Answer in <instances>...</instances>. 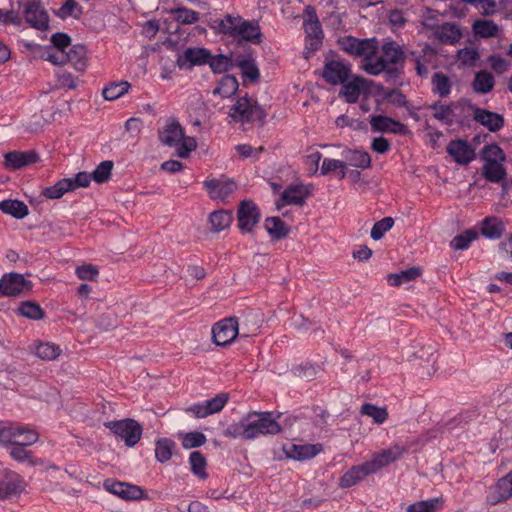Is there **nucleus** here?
<instances>
[{"label":"nucleus","mask_w":512,"mask_h":512,"mask_svg":"<svg viewBox=\"0 0 512 512\" xmlns=\"http://www.w3.org/2000/svg\"><path fill=\"white\" fill-rule=\"evenodd\" d=\"M342 50L351 56L360 58L361 68L370 75H380L383 71L393 73L398 63H403L405 53L402 45L397 42H386L380 47L377 38H355L344 36L339 40Z\"/></svg>","instance_id":"nucleus-1"},{"label":"nucleus","mask_w":512,"mask_h":512,"mask_svg":"<svg viewBox=\"0 0 512 512\" xmlns=\"http://www.w3.org/2000/svg\"><path fill=\"white\" fill-rule=\"evenodd\" d=\"M281 414L276 412H248L239 421H233L226 429L224 436L228 438L254 439L267 434H279L282 425L279 422Z\"/></svg>","instance_id":"nucleus-2"},{"label":"nucleus","mask_w":512,"mask_h":512,"mask_svg":"<svg viewBox=\"0 0 512 512\" xmlns=\"http://www.w3.org/2000/svg\"><path fill=\"white\" fill-rule=\"evenodd\" d=\"M159 137L162 143L174 147L179 157H189L191 151L197 146V140L194 136H186L185 131L179 121H167L159 131Z\"/></svg>","instance_id":"nucleus-3"},{"label":"nucleus","mask_w":512,"mask_h":512,"mask_svg":"<svg viewBox=\"0 0 512 512\" xmlns=\"http://www.w3.org/2000/svg\"><path fill=\"white\" fill-rule=\"evenodd\" d=\"M303 28L306 33L304 55L309 58L312 52L320 48L324 38L322 24L314 7H306L303 16Z\"/></svg>","instance_id":"nucleus-4"},{"label":"nucleus","mask_w":512,"mask_h":512,"mask_svg":"<svg viewBox=\"0 0 512 512\" xmlns=\"http://www.w3.org/2000/svg\"><path fill=\"white\" fill-rule=\"evenodd\" d=\"M39 433L29 425H21V423H8V425H0V443L9 445V443H21L23 447L32 445L38 441Z\"/></svg>","instance_id":"nucleus-5"},{"label":"nucleus","mask_w":512,"mask_h":512,"mask_svg":"<svg viewBox=\"0 0 512 512\" xmlns=\"http://www.w3.org/2000/svg\"><path fill=\"white\" fill-rule=\"evenodd\" d=\"M266 112L256 100L249 97H240L236 103L231 106L229 116L236 122H254V120H262L266 117Z\"/></svg>","instance_id":"nucleus-6"},{"label":"nucleus","mask_w":512,"mask_h":512,"mask_svg":"<svg viewBox=\"0 0 512 512\" xmlns=\"http://www.w3.org/2000/svg\"><path fill=\"white\" fill-rule=\"evenodd\" d=\"M104 425L111 430V432L124 440L126 445L132 447L140 441L143 435V428L141 423L132 418H125L124 420L105 421Z\"/></svg>","instance_id":"nucleus-7"},{"label":"nucleus","mask_w":512,"mask_h":512,"mask_svg":"<svg viewBox=\"0 0 512 512\" xmlns=\"http://www.w3.org/2000/svg\"><path fill=\"white\" fill-rule=\"evenodd\" d=\"M468 100H457L449 104L435 102L432 104L433 117L444 122V124H453V122H464L467 117Z\"/></svg>","instance_id":"nucleus-8"},{"label":"nucleus","mask_w":512,"mask_h":512,"mask_svg":"<svg viewBox=\"0 0 512 512\" xmlns=\"http://www.w3.org/2000/svg\"><path fill=\"white\" fill-rule=\"evenodd\" d=\"M240 332L237 317H225L212 326V340L216 345H230Z\"/></svg>","instance_id":"nucleus-9"},{"label":"nucleus","mask_w":512,"mask_h":512,"mask_svg":"<svg viewBox=\"0 0 512 512\" xmlns=\"http://www.w3.org/2000/svg\"><path fill=\"white\" fill-rule=\"evenodd\" d=\"M230 400L229 393H218L212 399L202 400V402H194L186 408L188 413L194 415V417H209L213 413H219L223 407L227 405V401Z\"/></svg>","instance_id":"nucleus-10"},{"label":"nucleus","mask_w":512,"mask_h":512,"mask_svg":"<svg viewBox=\"0 0 512 512\" xmlns=\"http://www.w3.org/2000/svg\"><path fill=\"white\" fill-rule=\"evenodd\" d=\"M203 187L213 200H228L237 191V182L231 178H206Z\"/></svg>","instance_id":"nucleus-11"},{"label":"nucleus","mask_w":512,"mask_h":512,"mask_svg":"<svg viewBox=\"0 0 512 512\" xmlns=\"http://www.w3.org/2000/svg\"><path fill=\"white\" fill-rule=\"evenodd\" d=\"M351 74V64L340 59H326L322 77L330 84H341L349 79Z\"/></svg>","instance_id":"nucleus-12"},{"label":"nucleus","mask_w":512,"mask_h":512,"mask_svg":"<svg viewBox=\"0 0 512 512\" xmlns=\"http://www.w3.org/2000/svg\"><path fill=\"white\" fill-rule=\"evenodd\" d=\"M426 27L432 29L434 37L440 43L455 44L463 37L462 29L456 22H443L442 24H432L430 19L424 21Z\"/></svg>","instance_id":"nucleus-13"},{"label":"nucleus","mask_w":512,"mask_h":512,"mask_svg":"<svg viewBox=\"0 0 512 512\" xmlns=\"http://www.w3.org/2000/svg\"><path fill=\"white\" fill-rule=\"evenodd\" d=\"M406 451V446H402V444H392L389 448H384V450L376 452L370 459V474H375V472H379L384 466H388V464L394 462V460L401 459Z\"/></svg>","instance_id":"nucleus-14"},{"label":"nucleus","mask_w":512,"mask_h":512,"mask_svg":"<svg viewBox=\"0 0 512 512\" xmlns=\"http://www.w3.org/2000/svg\"><path fill=\"white\" fill-rule=\"evenodd\" d=\"M261 218L259 207L253 201H242L238 208V227L242 233H251Z\"/></svg>","instance_id":"nucleus-15"},{"label":"nucleus","mask_w":512,"mask_h":512,"mask_svg":"<svg viewBox=\"0 0 512 512\" xmlns=\"http://www.w3.org/2000/svg\"><path fill=\"white\" fill-rule=\"evenodd\" d=\"M512 497V471H510L507 475L501 476L489 486L486 495V501L488 504H500V502H505L508 498Z\"/></svg>","instance_id":"nucleus-16"},{"label":"nucleus","mask_w":512,"mask_h":512,"mask_svg":"<svg viewBox=\"0 0 512 512\" xmlns=\"http://www.w3.org/2000/svg\"><path fill=\"white\" fill-rule=\"evenodd\" d=\"M23 14L26 22L33 25V27L38 29L49 27V16L40 0H27L23 6Z\"/></svg>","instance_id":"nucleus-17"},{"label":"nucleus","mask_w":512,"mask_h":512,"mask_svg":"<svg viewBox=\"0 0 512 512\" xmlns=\"http://www.w3.org/2000/svg\"><path fill=\"white\" fill-rule=\"evenodd\" d=\"M468 105L467 117L472 113L473 119L486 126L491 132H497V130L504 126V118L501 114L490 112V110H485V108H478V106H474L471 102H468Z\"/></svg>","instance_id":"nucleus-18"},{"label":"nucleus","mask_w":512,"mask_h":512,"mask_svg":"<svg viewBox=\"0 0 512 512\" xmlns=\"http://www.w3.org/2000/svg\"><path fill=\"white\" fill-rule=\"evenodd\" d=\"M103 486L110 493L118 495V497L121 498H126L127 500H135V498L145 497L144 490L141 486L129 484V482H120V480H112V478H108L107 480H104Z\"/></svg>","instance_id":"nucleus-19"},{"label":"nucleus","mask_w":512,"mask_h":512,"mask_svg":"<svg viewBox=\"0 0 512 512\" xmlns=\"http://www.w3.org/2000/svg\"><path fill=\"white\" fill-rule=\"evenodd\" d=\"M370 474V459H368L367 461H363V463L352 465L349 469L344 471L339 478V486L344 489H347V487H353V485H357V483L363 481V479L370 476Z\"/></svg>","instance_id":"nucleus-20"},{"label":"nucleus","mask_w":512,"mask_h":512,"mask_svg":"<svg viewBox=\"0 0 512 512\" xmlns=\"http://www.w3.org/2000/svg\"><path fill=\"white\" fill-rule=\"evenodd\" d=\"M447 153L458 162V164H469V162L475 158L474 148H472L468 140H463V138L450 140L447 145Z\"/></svg>","instance_id":"nucleus-21"},{"label":"nucleus","mask_w":512,"mask_h":512,"mask_svg":"<svg viewBox=\"0 0 512 512\" xmlns=\"http://www.w3.org/2000/svg\"><path fill=\"white\" fill-rule=\"evenodd\" d=\"M309 194L310 192L304 184H290V186H287L282 192L279 201L276 202V206L278 208H281L284 204H296L297 206H302V204L306 202Z\"/></svg>","instance_id":"nucleus-22"},{"label":"nucleus","mask_w":512,"mask_h":512,"mask_svg":"<svg viewBox=\"0 0 512 512\" xmlns=\"http://www.w3.org/2000/svg\"><path fill=\"white\" fill-rule=\"evenodd\" d=\"M370 125L374 132H392V134H407L408 127L405 123L389 116H370Z\"/></svg>","instance_id":"nucleus-23"},{"label":"nucleus","mask_w":512,"mask_h":512,"mask_svg":"<svg viewBox=\"0 0 512 512\" xmlns=\"http://www.w3.org/2000/svg\"><path fill=\"white\" fill-rule=\"evenodd\" d=\"M0 474V498L12 495V493H19L24 489V481L22 476L11 471V469H1Z\"/></svg>","instance_id":"nucleus-24"},{"label":"nucleus","mask_w":512,"mask_h":512,"mask_svg":"<svg viewBox=\"0 0 512 512\" xmlns=\"http://www.w3.org/2000/svg\"><path fill=\"white\" fill-rule=\"evenodd\" d=\"M26 285L21 273H5L0 279V295H19Z\"/></svg>","instance_id":"nucleus-25"},{"label":"nucleus","mask_w":512,"mask_h":512,"mask_svg":"<svg viewBox=\"0 0 512 512\" xmlns=\"http://www.w3.org/2000/svg\"><path fill=\"white\" fill-rule=\"evenodd\" d=\"M210 60V51L205 47H188L177 59L180 67H191V65H200Z\"/></svg>","instance_id":"nucleus-26"},{"label":"nucleus","mask_w":512,"mask_h":512,"mask_svg":"<svg viewBox=\"0 0 512 512\" xmlns=\"http://www.w3.org/2000/svg\"><path fill=\"white\" fill-rule=\"evenodd\" d=\"M352 72L348 80L344 81L343 86L340 89V95L346 99V101H358L361 96V92L363 88H365L366 81L362 76H353L351 78Z\"/></svg>","instance_id":"nucleus-27"},{"label":"nucleus","mask_w":512,"mask_h":512,"mask_svg":"<svg viewBox=\"0 0 512 512\" xmlns=\"http://www.w3.org/2000/svg\"><path fill=\"white\" fill-rule=\"evenodd\" d=\"M322 449L323 446L320 442L316 444H291L286 448V453L292 459L305 460L312 459V457L321 453Z\"/></svg>","instance_id":"nucleus-28"},{"label":"nucleus","mask_w":512,"mask_h":512,"mask_svg":"<svg viewBox=\"0 0 512 512\" xmlns=\"http://www.w3.org/2000/svg\"><path fill=\"white\" fill-rule=\"evenodd\" d=\"M261 35V28L258 22L245 21L243 17H238V39L260 43Z\"/></svg>","instance_id":"nucleus-29"},{"label":"nucleus","mask_w":512,"mask_h":512,"mask_svg":"<svg viewBox=\"0 0 512 512\" xmlns=\"http://www.w3.org/2000/svg\"><path fill=\"white\" fill-rule=\"evenodd\" d=\"M39 156L36 152H8L4 155V166L11 170H17V168H23L31 162H36Z\"/></svg>","instance_id":"nucleus-30"},{"label":"nucleus","mask_w":512,"mask_h":512,"mask_svg":"<svg viewBox=\"0 0 512 512\" xmlns=\"http://www.w3.org/2000/svg\"><path fill=\"white\" fill-rule=\"evenodd\" d=\"M342 157L346 163V170L348 164L356 168H369L372 164V157L365 150H343Z\"/></svg>","instance_id":"nucleus-31"},{"label":"nucleus","mask_w":512,"mask_h":512,"mask_svg":"<svg viewBox=\"0 0 512 512\" xmlns=\"http://www.w3.org/2000/svg\"><path fill=\"white\" fill-rule=\"evenodd\" d=\"M504 231V222L498 216H487L480 225V232L488 238H500Z\"/></svg>","instance_id":"nucleus-32"},{"label":"nucleus","mask_w":512,"mask_h":512,"mask_svg":"<svg viewBox=\"0 0 512 512\" xmlns=\"http://www.w3.org/2000/svg\"><path fill=\"white\" fill-rule=\"evenodd\" d=\"M233 219L232 211H225V209L213 211L209 215L210 229L211 231H214V233L224 231V229H228V227H230Z\"/></svg>","instance_id":"nucleus-33"},{"label":"nucleus","mask_w":512,"mask_h":512,"mask_svg":"<svg viewBox=\"0 0 512 512\" xmlns=\"http://www.w3.org/2000/svg\"><path fill=\"white\" fill-rule=\"evenodd\" d=\"M495 78L488 70H480L474 76L472 88L478 94H487L494 88Z\"/></svg>","instance_id":"nucleus-34"},{"label":"nucleus","mask_w":512,"mask_h":512,"mask_svg":"<svg viewBox=\"0 0 512 512\" xmlns=\"http://www.w3.org/2000/svg\"><path fill=\"white\" fill-rule=\"evenodd\" d=\"M444 505L443 497H431V499H422L408 505L407 512H439Z\"/></svg>","instance_id":"nucleus-35"},{"label":"nucleus","mask_w":512,"mask_h":512,"mask_svg":"<svg viewBox=\"0 0 512 512\" xmlns=\"http://www.w3.org/2000/svg\"><path fill=\"white\" fill-rule=\"evenodd\" d=\"M239 87V82L235 76H230V74H226L223 76L220 81H218L216 87L213 90V94H219L222 98H230L233 96L235 92H237Z\"/></svg>","instance_id":"nucleus-36"},{"label":"nucleus","mask_w":512,"mask_h":512,"mask_svg":"<svg viewBox=\"0 0 512 512\" xmlns=\"http://www.w3.org/2000/svg\"><path fill=\"white\" fill-rule=\"evenodd\" d=\"M266 231L272 238H284L290 233V228L279 218V216H270L264 221Z\"/></svg>","instance_id":"nucleus-37"},{"label":"nucleus","mask_w":512,"mask_h":512,"mask_svg":"<svg viewBox=\"0 0 512 512\" xmlns=\"http://www.w3.org/2000/svg\"><path fill=\"white\" fill-rule=\"evenodd\" d=\"M482 173L489 181H501L507 171L504 167V161H487L483 164Z\"/></svg>","instance_id":"nucleus-38"},{"label":"nucleus","mask_w":512,"mask_h":512,"mask_svg":"<svg viewBox=\"0 0 512 512\" xmlns=\"http://www.w3.org/2000/svg\"><path fill=\"white\" fill-rule=\"evenodd\" d=\"M432 90L435 94H438L442 98L449 96L452 90V81L449 76L442 74V72H436L431 78Z\"/></svg>","instance_id":"nucleus-39"},{"label":"nucleus","mask_w":512,"mask_h":512,"mask_svg":"<svg viewBox=\"0 0 512 512\" xmlns=\"http://www.w3.org/2000/svg\"><path fill=\"white\" fill-rule=\"evenodd\" d=\"M0 210L5 213H11L14 217H25L29 213L26 203L19 199H4L0 201Z\"/></svg>","instance_id":"nucleus-40"},{"label":"nucleus","mask_w":512,"mask_h":512,"mask_svg":"<svg viewBox=\"0 0 512 512\" xmlns=\"http://www.w3.org/2000/svg\"><path fill=\"white\" fill-rule=\"evenodd\" d=\"M331 172H338L339 177H345L346 173V163L344 157L342 159H333V157H324L320 173L321 174H331Z\"/></svg>","instance_id":"nucleus-41"},{"label":"nucleus","mask_w":512,"mask_h":512,"mask_svg":"<svg viewBox=\"0 0 512 512\" xmlns=\"http://www.w3.org/2000/svg\"><path fill=\"white\" fill-rule=\"evenodd\" d=\"M420 268H409L408 270L400 271L399 273H390L387 277V281L391 286H400L405 282H411L420 276Z\"/></svg>","instance_id":"nucleus-42"},{"label":"nucleus","mask_w":512,"mask_h":512,"mask_svg":"<svg viewBox=\"0 0 512 512\" xmlns=\"http://www.w3.org/2000/svg\"><path fill=\"white\" fill-rule=\"evenodd\" d=\"M71 178H61L53 186H48L42 191V195L46 198H61L67 191H71Z\"/></svg>","instance_id":"nucleus-43"},{"label":"nucleus","mask_w":512,"mask_h":512,"mask_svg":"<svg viewBox=\"0 0 512 512\" xmlns=\"http://www.w3.org/2000/svg\"><path fill=\"white\" fill-rule=\"evenodd\" d=\"M175 447L174 440L171 438H159L155 442V457L161 462L170 460L173 454V448Z\"/></svg>","instance_id":"nucleus-44"},{"label":"nucleus","mask_w":512,"mask_h":512,"mask_svg":"<svg viewBox=\"0 0 512 512\" xmlns=\"http://www.w3.org/2000/svg\"><path fill=\"white\" fill-rule=\"evenodd\" d=\"M472 29L480 37H493V35H497L499 26L496 22L489 21V19H478V21L473 22Z\"/></svg>","instance_id":"nucleus-45"},{"label":"nucleus","mask_w":512,"mask_h":512,"mask_svg":"<svg viewBox=\"0 0 512 512\" xmlns=\"http://www.w3.org/2000/svg\"><path fill=\"white\" fill-rule=\"evenodd\" d=\"M189 463L191 466V471L195 476L202 477V479H205V477L209 476L206 466H207V459L205 458L204 454L202 452H191L189 456Z\"/></svg>","instance_id":"nucleus-46"},{"label":"nucleus","mask_w":512,"mask_h":512,"mask_svg":"<svg viewBox=\"0 0 512 512\" xmlns=\"http://www.w3.org/2000/svg\"><path fill=\"white\" fill-rule=\"evenodd\" d=\"M67 61H70L79 71H83L87 66V59L85 57V49L82 45L71 47L69 51H66Z\"/></svg>","instance_id":"nucleus-47"},{"label":"nucleus","mask_w":512,"mask_h":512,"mask_svg":"<svg viewBox=\"0 0 512 512\" xmlns=\"http://www.w3.org/2000/svg\"><path fill=\"white\" fill-rule=\"evenodd\" d=\"M475 238H478V232L466 230L463 233H459V235H455L450 242V246L454 250H466Z\"/></svg>","instance_id":"nucleus-48"},{"label":"nucleus","mask_w":512,"mask_h":512,"mask_svg":"<svg viewBox=\"0 0 512 512\" xmlns=\"http://www.w3.org/2000/svg\"><path fill=\"white\" fill-rule=\"evenodd\" d=\"M171 14H173L174 19L177 22L181 23H195L200 20V15L198 11H194V9H189V7H174V9H170Z\"/></svg>","instance_id":"nucleus-49"},{"label":"nucleus","mask_w":512,"mask_h":512,"mask_svg":"<svg viewBox=\"0 0 512 512\" xmlns=\"http://www.w3.org/2000/svg\"><path fill=\"white\" fill-rule=\"evenodd\" d=\"M131 83L129 81H118L117 83H109L103 89V96L106 99H117L128 92Z\"/></svg>","instance_id":"nucleus-50"},{"label":"nucleus","mask_w":512,"mask_h":512,"mask_svg":"<svg viewBox=\"0 0 512 512\" xmlns=\"http://www.w3.org/2000/svg\"><path fill=\"white\" fill-rule=\"evenodd\" d=\"M182 446L186 449H192V447H200L207 441L206 435L201 431H191L190 433H182L180 435Z\"/></svg>","instance_id":"nucleus-51"},{"label":"nucleus","mask_w":512,"mask_h":512,"mask_svg":"<svg viewBox=\"0 0 512 512\" xmlns=\"http://www.w3.org/2000/svg\"><path fill=\"white\" fill-rule=\"evenodd\" d=\"M361 413L368 415L375 422L387 421L389 416L387 408H381V406H375V404H369V402L361 406Z\"/></svg>","instance_id":"nucleus-52"},{"label":"nucleus","mask_w":512,"mask_h":512,"mask_svg":"<svg viewBox=\"0 0 512 512\" xmlns=\"http://www.w3.org/2000/svg\"><path fill=\"white\" fill-rule=\"evenodd\" d=\"M35 353L39 358H42L43 360H54V358H57V356L61 354V349L59 345L45 342L44 344L36 345Z\"/></svg>","instance_id":"nucleus-53"},{"label":"nucleus","mask_w":512,"mask_h":512,"mask_svg":"<svg viewBox=\"0 0 512 512\" xmlns=\"http://www.w3.org/2000/svg\"><path fill=\"white\" fill-rule=\"evenodd\" d=\"M219 29L222 33L231 35V37H239V17H233V15H226L219 22Z\"/></svg>","instance_id":"nucleus-54"},{"label":"nucleus","mask_w":512,"mask_h":512,"mask_svg":"<svg viewBox=\"0 0 512 512\" xmlns=\"http://www.w3.org/2000/svg\"><path fill=\"white\" fill-rule=\"evenodd\" d=\"M114 163L113 161H101L99 165L92 172V177L98 183H104L107 179H110L113 171Z\"/></svg>","instance_id":"nucleus-55"},{"label":"nucleus","mask_w":512,"mask_h":512,"mask_svg":"<svg viewBox=\"0 0 512 512\" xmlns=\"http://www.w3.org/2000/svg\"><path fill=\"white\" fill-rule=\"evenodd\" d=\"M18 312L22 314V316H26V318H33V320H39V318H43L44 311L39 304L36 302H22L18 308Z\"/></svg>","instance_id":"nucleus-56"},{"label":"nucleus","mask_w":512,"mask_h":512,"mask_svg":"<svg viewBox=\"0 0 512 512\" xmlns=\"http://www.w3.org/2000/svg\"><path fill=\"white\" fill-rule=\"evenodd\" d=\"M393 224L394 220L392 216H385L384 218H381V220H378V222L373 225L371 237L374 238V240H379V238H382L387 231L392 229Z\"/></svg>","instance_id":"nucleus-57"},{"label":"nucleus","mask_w":512,"mask_h":512,"mask_svg":"<svg viewBox=\"0 0 512 512\" xmlns=\"http://www.w3.org/2000/svg\"><path fill=\"white\" fill-rule=\"evenodd\" d=\"M480 58V53L475 47H463L457 52V59L462 65H476Z\"/></svg>","instance_id":"nucleus-58"},{"label":"nucleus","mask_w":512,"mask_h":512,"mask_svg":"<svg viewBox=\"0 0 512 512\" xmlns=\"http://www.w3.org/2000/svg\"><path fill=\"white\" fill-rule=\"evenodd\" d=\"M211 69L215 73H223V71H228L230 67H232L233 61L227 55H215L212 57L210 53V59L208 60Z\"/></svg>","instance_id":"nucleus-59"},{"label":"nucleus","mask_w":512,"mask_h":512,"mask_svg":"<svg viewBox=\"0 0 512 512\" xmlns=\"http://www.w3.org/2000/svg\"><path fill=\"white\" fill-rule=\"evenodd\" d=\"M81 14L82 7L77 4L76 0H65L64 4L58 10V15L61 18H67V16L79 18Z\"/></svg>","instance_id":"nucleus-60"},{"label":"nucleus","mask_w":512,"mask_h":512,"mask_svg":"<svg viewBox=\"0 0 512 512\" xmlns=\"http://www.w3.org/2000/svg\"><path fill=\"white\" fill-rule=\"evenodd\" d=\"M484 162L488 160H506V154L498 144H487L482 150Z\"/></svg>","instance_id":"nucleus-61"},{"label":"nucleus","mask_w":512,"mask_h":512,"mask_svg":"<svg viewBox=\"0 0 512 512\" xmlns=\"http://www.w3.org/2000/svg\"><path fill=\"white\" fill-rule=\"evenodd\" d=\"M75 273L81 280H96L100 270L94 264H83L75 269Z\"/></svg>","instance_id":"nucleus-62"},{"label":"nucleus","mask_w":512,"mask_h":512,"mask_svg":"<svg viewBox=\"0 0 512 512\" xmlns=\"http://www.w3.org/2000/svg\"><path fill=\"white\" fill-rule=\"evenodd\" d=\"M10 456L15 460H29L34 462L31 450L23 448L22 444H11Z\"/></svg>","instance_id":"nucleus-63"},{"label":"nucleus","mask_w":512,"mask_h":512,"mask_svg":"<svg viewBox=\"0 0 512 512\" xmlns=\"http://www.w3.org/2000/svg\"><path fill=\"white\" fill-rule=\"evenodd\" d=\"M57 80L60 86H66L67 88H76L77 80L74 78L71 72H67V70H59L56 73Z\"/></svg>","instance_id":"nucleus-64"}]
</instances>
